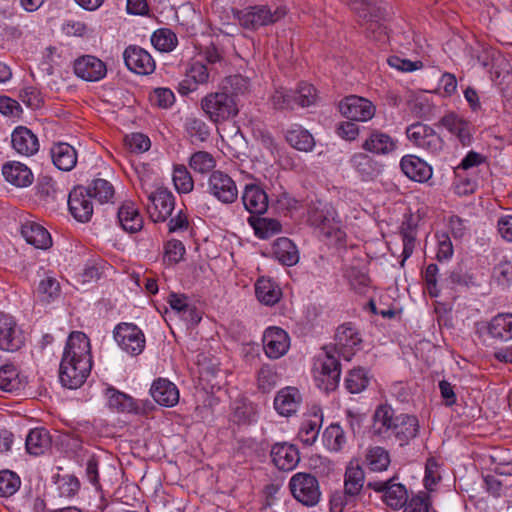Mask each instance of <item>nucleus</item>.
Segmentation results:
<instances>
[{"mask_svg": "<svg viewBox=\"0 0 512 512\" xmlns=\"http://www.w3.org/2000/svg\"><path fill=\"white\" fill-rule=\"evenodd\" d=\"M361 343L360 334L352 323L337 328L334 345L324 346L314 362L313 377L320 390L329 393L338 387L341 377L339 357L350 361Z\"/></svg>", "mask_w": 512, "mask_h": 512, "instance_id": "1", "label": "nucleus"}, {"mask_svg": "<svg viewBox=\"0 0 512 512\" xmlns=\"http://www.w3.org/2000/svg\"><path fill=\"white\" fill-rule=\"evenodd\" d=\"M348 2L365 28L367 38L381 45L388 43L389 34L383 24L387 13L382 3L377 0H348Z\"/></svg>", "mask_w": 512, "mask_h": 512, "instance_id": "2", "label": "nucleus"}, {"mask_svg": "<svg viewBox=\"0 0 512 512\" xmlns=\"http://www.w3.org/2000/svg\"><path fill=\"white\" fill-rule=\"evenodd\" d=\"M335 209L328 203L320 200L311 201L308 206V219L330 243L341 245L345 242L346 233L336 219Z\"/></svg>", "mask_w": 512, "mask_h": 512, "instance_id": "3", "label": "nucleus"}, {"mask_svg": "<svg viewBox=\"0 0 512 512\" xmlns=\"http://www.w3.org/2000/svg\"><path fill=\"white\" fill-rule=\"evenodd\" d=\"M287 14L284 6H277L272 9L266 5H256L242 11H236L235 16L239 24L251 30H256L262 26H268L281 20Z\"/></svg>", "mask_w": 512, "mask_h": 512, "instance_id": "4", "label": "nucleus"}, {"mask_svg": "<svg viewBox=\"0 0 512 512\" xmlns=\"http://www.w3.org/2000/svg\"><path fill=\"white\" fill-rule=\"evenodd\" d=\"M202 109L215 123L226 121L238 113L235 98L227 92L212 93L201 101Z\"/></svg>", "mask_w": 512, "mask_h": 512, "instance_id": "5", "label": "nucleus"}, {"mask_svg": "<svg viewBox=\"0 0 512 512\" xmlns=\"http://www.w3.org/2000/svg\"><path fill=\"white\" fill-rule=\"evenodd\" d=\"M289 488L293 497L305 506H315L321 497L317 478L304 472L294 474L289 481Z\"/></svg>", "mask_w": 512, "mask_h": 512, "instance_id": "6", "label": "nucleus"}, {"mask_svg": "<svg viewBox=\"0 0 512 512\" xmlns=\"http://www.w3.org/2000/svg\"><path fill=\"white\" fill-rule=\"evenodd\" d=\"M147 195V211L154 222H164L175 207V198L172 192L165 187H156L153 191L144 190Z\"/></svg>", "mask_w": 512, "mask_h": 512, "instance_id": "7", "label": "nucleus"}, {"mask_svg": "<svg viewBox=\"0 0 512 512\" xmlns=\"http://www.w3.org/2000/svg\"><path fill=\"white\" fill-rule=\"evenodd\" d=\"M407 138L418 148L437 155L444 147V141L430 126L421 122L411 124L406 129Z\"/></svg>", "mask_w": 512, "mask_h": 512, "instance_id": "8", "label": "nucleus"}, {"mask_svg": "<svg viewBox=\"0 0 512 512\" xmlns=\"http://www.w3.org/2000/svg\"><path fill=\"white\" fill-rule=\"evenodd\" d=\"M114 339L126 353L137 356L145 348V336L142 330L133 323H120L114 331Z\"/></svg>", "mask_w": 512, "mask_h": 512, "instance_id": "9", "label": "nucleus"}, {"mask_svg": "<svg viewBox=\"0 0 512 512\" xmlns=\"http://www.w3.org/2000/svg\"><path fill=\"white\" fill-rule=\"evenodd\" d=\"M338 109L345 118L358 122H367L376 113V106L370 100L356 95L342 99Z\"/></svg>", "mask_w": 512, "mask_h": 512, "instance_id": "10", "label": "nucleus"}, {"mask_svg": "<svg viewBox=\"0 0 512 512\" xmlns=\"http://www.w3.org/2000/svg\"><path fill=\"white\" fill-rule=\"evenodd\" d=\"M367 487L382 493V500L394 510L403 508L408 500L406 487L401 483H395L393 478L386 481H370Z\"/></svg>", "mask_w": 512, "mask_h": 512, "instance_id": "11", "label": "nucleus"}, {"mask_svg": "<svg viewBox=\"0 0 512 512\" xmlns=\"http://www.w3.org/2000/svg\"><path fill=\"white\" fill-rule=\"evenodd\" d=\"M207 185L209 193L222 203H233L238 197L235 181L222 171H213Z\"/></svg>", "mask_w": 512, "mask_h": 512, "instance_id": "12", "label": "nucleus"}, {"mask_svg": "<svg viewBox=\"0 0 512 512\" xmlns=\"http://www.w3.org/2000/svg\"><path fill=\"white\" fill-rule=\"evenodd\" d=\"M92 366L86 365L85 361L79 363L69 359L62 358L59 369V379L64 387L77 389L84 384L91 372Z\"/></svg>", "mask_w": 512, "mask_h": 512, "instance_id": "13", "label": "nucleus"}, {"mask_svg": "<svg viewBox=\"0 0 512 512\" xmlns=\"http://www.w3.org/2000/svg\"><path fill=\"white\" fill-rule=\"evenodd\" d=\"M24 335L15 319L7 314H0V350L14 352L24 345Z\"/></svg>", "mask_w": 512, "mask_h": 512, "instance_id": "14", "label": "nucleus"}, {"mask_svg": "<svg viewBox=\"0 0 512 512\" xmlns=\"http://www.w3.org/2000/svg\"><path fill=\"white\" fill-rule=\"evenodd\" d=\"M89 191L84 186H77L68 195L69 211L79 222H88L93 215L92 194Z\"/></svg>", "mask_w": 512, "mask_h": 512, "instance_id": "15", "label": "nucleus"}, {"mask_svg": "<svg viewBox=\"0 0 512 512\" xmlns=\"http://www.w3.org/2000/svg\"><path fill=\"white\" fill-rule=\"evenodd\" d=\"M62 358L71 359L92 366L91 346L89 338L80 331L70 333Z\"/></svg>", "mask_w": 512, "mask_h": 512, "instance_id": "16", "label": "nucleus"}, {"mask_svg": "<svg viewBox=\"0 0 512 512\" xmlns=\"http://www.w3.org/2000/svg\"><path fill=\"white\" fill-rule=\"evenodd\" d=\"M290 347L289 336L279 327H269L263 334V348L271 359H278L286 354Z\"/></svg>", "mask_w": 512, "mask_h": 512, "instance_id": "17", "label": "nucleus"}, {"mask_svg": "<svg viewBox=\"0 0 512 512\" xmlns=\"http://www.w3.org/2000/svg\"><path fill=\"white\" fill-rule=\"evenodd\" d=\"M397 415L388 404L379 405L373 415L372 433L382 439H390Z\"/></svg>", "mask_w": 512, "mask_h": 512, "instance_id": "18", "label": "nucleus"}, {"mask_svg": "<svg viewBox=\"0 0 512 512\" xmlns=\"http://www.w3.org/2000/svg\"><path fill=\"white\" fill-rule=\"evenodd\" d=\"M44 59L52 63H73V64H105L103 61L92 55H81L73 58L70 48L65 46H49L46 48Z\"/></svg>", "mask_w": 512, "mask_h": 512, "instance_id": "19", "label": "nucleus"}, {"mask_svg": "<svg viewBox=\"0 0 512 512\" xmlns=\"http://www.w3.org/2000/svg\"><path fill=\"white\" fill-rule=\"evenodd\" d=\"M419 432V421L416 416L410 414H398L394 424L391 438L394 437L400 446L406 445L414 439Z\"/></svg>", "mask_w": 512, "mask_h": 512, "instance_id": "20", "label": "nucleus"}, {"mask_svg": "<svg viewBox=\"0 0 512 512\" xmlns=\"http://www.w3.org/2000/svg\"><path fill=\"white\" fill-rule=\"evenodd\" d=\"M150 394L156 403L165 407H173L179 401L177 386L164 378H159L153 382Z\"/></svg>", "mask_w": 512, "mask_h": 512, "instance_id": "21", "label": "nucleus"}, {"mask_svg": "<svg viewBox=\"0 0 512 512\" xmlns=\"http://www.w3.org/2000/svg\"><path fill=\"white\" fill-rule=\"evenodd\" d=\"M302 402L300 391L295 387H285L279 390L274 399V407L282 416H291L297 412Z\"/></svg>", "mask_w": 512, "mask_h": 512, "instance_id": "22", "label": "nucleus"}, {"mask_svg": "<svg viewBox=\"0 0 512 512\" xmlns=\"http://www.w3.org/2000/svg\"><path fill=\"white\" fill-rule=\"evenodd\" d=\"M273 463L279 470L291 471L299 463L298 449L288 443H276L271 449Z\"/></svg>", "mask_w": 512, "mask_h": 512, "instance_id": "23", "label": "nucleus"}, {"mask_svg": "<svg viewBox=\"0 0 512 512\" xmlns=\"http://www.w3.org/2000/svg\"><path fill=\"white\" fill-rule=\"evenodd\" d=\"M322 422V410L318 406H313L309 417L303 420L298 432V438L305 446H312L316 442Z\"/></svg>", "mask_w": 512, "mask_h": 512, "instance_id": "24", "label": "nucleus"}, {"mask_svg": "<svg viewBox=\"0 0 512 512\" xmlns=\"http://www.w3.org/2000/svg\"><path fill=\"white\" fill-rule=\"evenodd\" d=\"M242 202L250 214L261 215L268 209V196L266 192L256 184H247L242 194Z\"/></svg>", "mask_w": 512, "mask_h": 512, "instance_id": "25", "label": "nucleus"}, {"mask_svg": "<svg viewBox=\"0 0 512 512\" xmlns=\"http://www.w3.org/2000/svg\"><path fill=\"white\" fill-rule=\"evenodd\" d=\"M13 148L21 155L32 156L39 150L38 137L27 127L18 126L11 135Z\"/></svg>", "mask_w": 512, "mask_h": 512, "instance_id": "26", "label": "nucleus"}, {"mask_svg": "<svg viewBox=\"0 0 512 512\" xmlns=\"http://www.w3.org/2000/svg\"><path fill=\"white\" fill-rule=\"evenodd\" d=\"M400 167L409 179L416 182H426L432 177L431 166L415 155L402 157Z\"/></svg>", "mask_w": 512, "mask_h": 512, "instance_id": "27", "label": "nucleus"}, {"mask_svg": "<svg viewBox=\"0 0 512 512\" xmlns=\"http://www.w3.org/2000/svg\"><path fill=\"white\" fill-rule=\"evenodd\" d=\"M362 148L372 154L387 155L396 150L397 141L384 132L372 130L363 142Z\"/></svg>", "mask_w": 512, "mask_h": 512, "instance_id": "28", "label": "nucleus"}, {"mask_svg": "<svg viewBox=\"0 0 512 512\" xmlns=\"http://www.w3.org/2000/svg\"><path fill=\"white\" fill-rule=\"evenodd\" d=\"M441 124L453 135H455L463 145H468L472 139V125L464 118L450 113L441 119Z\"/></svg>", "mask_w": 512, "mask_h": 512, "instance_id": "29", "label": "nucleus"}, {"mask_svg": "<svg viewBox=\"0 0 512 512\" xmlns=\"http://www.w3.org/2000/svg\"><path fill=\"white\" fill-rule=\"evenodd\" d=\"M351 164L364 181L374 180L382 172V165L365 153L353 155Z\"/></svg>", "mask_w": 512, "mask_h": 512, "instance_id": "30", "label": "nucleus"}, {"mask_svg": "<svg viewBox=\"0 0 512 512\" xmlns=\"http://www.w3.org/2000/svg\"><path fill=\"white\" fill-rule=\"evenodd\" d=\"M21 234L27 243L38 249H48L52 245L49 232L36 222H25L22 224Z\"/></svg>", "mask_w": 512, "mask_h": 512, "instance_id": "31", "label": "nucleus"}, {"mask_svg": "<svg viewBox=\"0 0 512 512\" xmlns=\"http://www.w3.org/2000/svg\"><path fill=\"white\" fill-rule=\"evenodd\" d=\"M285 139L296 150L310 152L315 146L312 134L299 124H292L285 131Z\"/></svg>", "mask_w": 512, "mask_h": 512, "instance_id": "32", "label": "nucleus"}, {"mask_svg": "<svg viewBox=\"0 0 512 512\" xmlns=\"http://www.w3.org/2000/svg\"><path fill=\"white\" fill-rule=\"evenodd\" d=\"M51 158L54 165L62 171L72 170L77 163V153L68 143H57L51 148Z\"/></svg>", "mask_w": 512, "mask_h": 512, "instance_id": "33", "label": "nucleus"}, {"mask_svg": "<svg viewBox=\"0 0 512 512\" xmlns=\"http://www.w3.org/2000/svg\"><path fill=\"white\" fill-rule=\"evenodd\" d=\"M118 220L122 228L130 233L141 230L143 219L132 201H125L118 210Z\"/></svg>", "mask_w": 512, "mask_h": 512, "instance_id": "34", "label": "nucleus"}, {"mask_svg": "<svg viewBox=\"0 0 512 512\" xmlns=\"http://www.w3.org/2000/svg\"><path fill=\"white\" fill-rule=\"evenodd\" d=\"M5 179L17 187H25L32 183L31 170L20 162L6 163L2 168Z\"/></svg>", "mask_w": 512, "mask_h": 512, "instance_id": "35", "label": "nucleus"}, {"mask_svg": "<svg viewBox=\"0 0 512 512\" xmlns=\"http://www.w3.org/2000/svg\"><path fill=\"white\" fill-rule=\"evenodd\" d=\"M273 254L281 264L286 266H293L299 261L297 247L286 237L278 238L274 242Z\"/></svg>", "mask_w": 512, "mask_h": 512, "instance_id": "36", "label": "nucleus"}, {"mask_svg": "<svg viewBox=\"0 0 512 512\" xmlns=\"http://www.w3.org/2000/svg\"><path fill=\"white\" fill-rule=\"evenodd\" d=\"M488 333L497 340L512 339V314L502 313L493 317L488 324Z\"/></svg>", "mask_w": 512, "mask_h": 512, "instance_id": "37", "label": "nucleus"}, {"mask_svg": "<svg viewBox=\"0 0 512 512\" xmlns=\"http://www.w3.org/2000/svg\"><path fill=\"white\" fill-rule=\"evenodd\" d=\"M61 287L59 281L51 272H44L39 281L36 294L43 302H52L60 296Z\"/></svg>", "mask_w": 512, "mask_h": 512, "instance_id": "38", "label": "nucleus"}, {"mask_svg": "<svg viewBox=\"0 0 512 512\" xmlns=\"http://www.w3.org/2000/svg\"><path fill=\"white\" fill-rule=\"evenodd\" d=\"M255 292L260 302L274 305L281 297L280 288L269 278L261 277L255 284Z\"/></svg>", "mask_w": 512, "mask_h": 512, "instance_id": "39", "label": "nucleus"}, {"mask_svg": "<svg viewBox=\"0 0 512 512\" xmlns=\"http://www.w3.org/2000/svg\"><path fill=\"white\" fill-rule=\"evenodd\" d=\"M51 439L43 428L31 430L26 437V449L31 455H40L50 446Z\"/></svg>", "mask_w": 512, "mask_h": 512, "instance_id": "40", "label": "nucleus"}, {"mask_svg": "<svg viewBox=\"0 0 512 512\" xmlns=\"http://www.w3.org/2000/svg\"><path fill=\"white\" fill-rule=\"evenodd\" d=\"M365 474L360 466H349L345 472L344 492L345 495L354 497L358 495L364 485Z\"/></svg>", "mask_w": 512, "mask_h": 512, "instance_id": "41", "label": "nucleus"}, {"mask_svg": "<svg viewBox=\"0 0 512 512\" xmlns=\"http://www.w3.org/2000/svg\"><path fill=\"white\" fill-rule=\"evenodd\" d=\"M184 128L192 143L205 142L210 136L209 126L200 118L188 116Z\"/></svg>", "mask_w": 512, "mask_h": 512, "instance_id": "42", "label": "nucleus"}, {"mask_svg": "<svg viewBox=\"0 0 512 512\" xmlns=\"http://www.w3.org/2000/svg\"><path fill=\"white\" fill-rule=\"evenodd\" d=\"M365 462L370 470L381 472L388 468L390 456L388 451L383 447H370L366 452Z\"/></svg>", "mask_w": 512, "mask_h": 512, "instance_id": "43", "label": "nucleus"}, {"mask_svg": "<svg viewBox=\"0 0 512 512\" xmlns=\"http://www.w3.org/2000/svg\"><path fill=\"white\" fill-rule=\"evenodd\" d=\"M107 398L109 407L118 412H134L137 410L135 402L132 397L115 390L114 388L107 389Z\"/></svg>", "mask_w": 512, "mask_h": 512, "instance_id": "44", "label": "nucleus"}, {"mask_svg": "<svg viewBox=\"0 0 512 512\" xmlns=\"http://www.w3.org/2000/svg\"><path fill=\"white\" fill-rule=\"evenodd\" d=\"M190 168L199 174L205 175L213 172L216 166V160L212 154L207 151H197L189 158Z\"/></svg>", "mask_w": 512, "mask_h": 512, "instance_id": "45", "label": "nucleus"}, {"mask_svg": "<svg viewBox=\"0 0 512 512\" xmlns=\"http://www.w3.org/2000/svg\"><path fill=\"white\" fill-rule=\"evenodd\" d=\"M323 443L330 451H340L346 443L343 429L338 424L329 425L323 433Z\"/></svg>", "mask_w": 512, "mask_h": 512, "instance_id": "46", "label": "nucleus"}, {"mask_svg": "<svg viewBox=\"0 0 512 512\" xmlns=\"http://www.w3.org/2000/svg\"><path fill=\"white\" fill-rule=\"evenodd\" d=\"M86 190H90L89 194H92V198L101 204L108 203L115 194L113 185L102 178L94 179Z\"/></svg>", "mask_w": 512, "mask_h": 512, "instance_id": "47", "label": "nucleus"}, {"mask_svg": "<svg viewBox=\"0 0 512 512\" xmlns=\"http://www.w3.org/2000/svg\"><path fill=\"white\" fill-rule=\"evenodd\" d=\"M177 42L176 34L168 28L156 30L151 37V43L155 49L161 52L172 51L176 47Z\"/></svg>", "mask_w": 512, "mask_h": 512, "instance_id": "48", "label": "nucleus"}, {"mask_svg": "<svg viewBox=\"0 0 512 512\" xmlns=\"http://www.w3.org/2000/svg\"><path fill=\"white\" fill-rule=\"evenodd\" d=\"M21 486L20 477L13 471H0V497H10L14 495Z\"/></svg>", "mask_w": 512, "mask_h": 512, "instance_id": "49", "label": "nucleus"}, {"mask_svg": "<svg viewBox=\"0 0 512 512\" xmlns=\"http://www.w3.org/2000/svg\"><path fill=\"white\" fill-rule=\"evenodd\" d=\"M294 106L298 105L302 108L315 104L317 100L316 89L313 85L302 82L296 91H292Z\"/></svg>", "mask_w": 512, "mask_h": 512, "instance_id": "50", "label": "nucleus"}, {"mask_svg": "<svg viewBox=\"0 0 512 512\" xmlns=\"http://www.w3.org/2000/svg\"><path fill=\"white\" fill-rule=\"evenodd\" d=\"M172 178L174 186L179 193H189L193 190L194 181L184 165L174 166Z\"/></svg>", "mask_w": 512, "mask_h": 512, "instance_id": "51", "label": "nucleus"}, {"mask_svg": "<svg viewBox=\"0 0 512 512\" xmlns=\"http://www.w3.org/2000/svg\"><path fill=\"white\" fill-rule=\"evenodd\" d=\"M18 372L14 365L5 364L0 367V389L12 392L19 387Z\"/></svg>", "mask_w": 512, "mask_h": 512, "instance_id": "52", "label": "nucleus"}, {"mask_svg": "<svg viewBox=\"0 0 512 512\" xmlns=\"http://www.w3.org/2000/svg\"><path fill=\"white\" fill-rule=\"evenodd\" d=\"M124 64H155L152 56L137 45L128 46L123 52Z\"/></svg>", "mask_w": 512, "mask_h": 512, "instance_id": "53", "label": "nucleus"}, {"mask_svg": "<svg viewBox=\"0 0 512 512\" xmlns=\"http://www.w3.org/2000/svg\"><path fill=\"white\" fill-rule=\"evenodd\" d=\"M345 277L353 290L357 293H364L370 283L368 275L356 267H348Z\"/></svg>", "mask_w": 512, "mask_h": 512, "instance_id": "54", "label": "nucleus"}, {"mask_svg": "<svg viewBox=\"0 0 512 512\" xmlns=\"http://www.w3.org/2000/svg\"><path fill=\"white\" fill-rule=\"evenodd\" d=\"M369 379L363 369H353L349 372L345 385L347 390L352 393L362 392L368 385Z\"/></svg>", "mask_w": 512, "mask_h": 512, "instance_id": "55", "label": "nucleus"}, {"mask_svg": "<svg viewBox=\"0 0 512 512\" xmlns=\"http://www.w3.org/2000/svg\"><path fill=\"white\" fill-rule=\"evenodd\" d=\"M126 148L136 154H141L148 151L151 147V141L145 134L131 133L124 138Z\"/></svg>", "mask_w": 512, "mask_h": 512, "instance_id": "56", "label": "nucleus"}, {"mask_svg": "<svg viewBox=\"0 0 512 512\" xmlns=\"http://www.w3.org/2000/svg\"><path fill=\"white\" fill-rule=\"evenodd\" d=\"M75 75L85 81L95 82L107 74V66H71Z\"/></svg>", "mask_w": 512, "mask_h": 512, "instance_id": "57", "label": "nucleus"}, {"mask_svg": "<svg viewBox=\"0 0 512 512\" xmlns=\"http://www.w3.org/2000/svg\"><path fill=\"white\" fill-rule=\"evenodd\" d=\"M271 104L277 110L294 109V99L291 90L285 88L276 89L270 98Z\"/></svg>", "mask_w": 512, "mask_h": 512, "instance_id": "58", "label": "nucleus"}, {"mask_svg": "<svg viewBox=\"0 0 512 512\" xmlns=\"http://www.w3.org/2000/svg\"><path fill=\"white\" fill-rule=\"evenodd\" d=\"M185 254V247L179 240H169L164 246V261L169 264L178 263Z\"/></svg>", "mask_w": 512, "mask_h": 512, "instance_id": "59", "label": "nucleus"}, {"mask_svg": "<svg viewBox=\"0 0 512 512\" xmlns=\"http://www.w3.org/2000/svg\"><path fill=\"white\" fill-rule=\"evenodd\" d=\"M253 227L255 234L262 239L269 238L281 229V225L278 221L267 218L258 219L256 223H253Z\"/></svg>", "mask_w": 512, "mask_h": 512, "instance_id": "60", "label": "nucleus"}, {"mask_svg": "<svg viewBox=\"0 0 512 512\" xmlns=\"http://www.w3.org/2000/svg\"><path fill=\"white\" fill-rule=\"evenodd\" d=\"M222 87L224 92L233 96V94L237 95L247 90L248 82L243 76L236 74L226 77L222 82Z\"/></svg>", "mask_w": 512, "mask_h": 512, "instance_id": "61", "label": "nucleus"}, {"mask_svg": "<svg viewBox=\"0 0 512 512\" xmlns=\"http://www.w3.org/2000/svg\"><path fill=\"white\" fill-rule=\"evenodd\" d=\"M438 272L439 268L436 264H429L423 272V278L426 284L427 291L431 297H437L440 294L438 287Z\"/></svg>", "mask_w": 512, "mask_h": 512, "instance_id": "62", "label": "nucleus"}, {"mask_svg": "<svg viewBox=\"0 0 512 512\" xmlns=\"http://www.w3.org/2000/svg\"><path fill=\"white\" fill-rule=\"evenodd\" d=\"M277 383V374L268 365H263L258 371V386L264 392L270 391Z\"/></svg>", "mask_w": 512, "mask_h": 512, "instance_id": "63", "label": "nucleus"}, {"mask_svg": "<svg viewBox=\"0 0 512 512\" xmlns=\"http://www.w3.org/2000/svg\"><path fill=\"white\" fill-rule=\"evenodd\" d=\"M186 79L184 80L189 85L204 84L209 79V72L207 66H189L185 72Z\"/></svg>", "mask_w": 512, "mask_h": 512, "instance_id": "64", "label": "nucleus"}]
</instances>
